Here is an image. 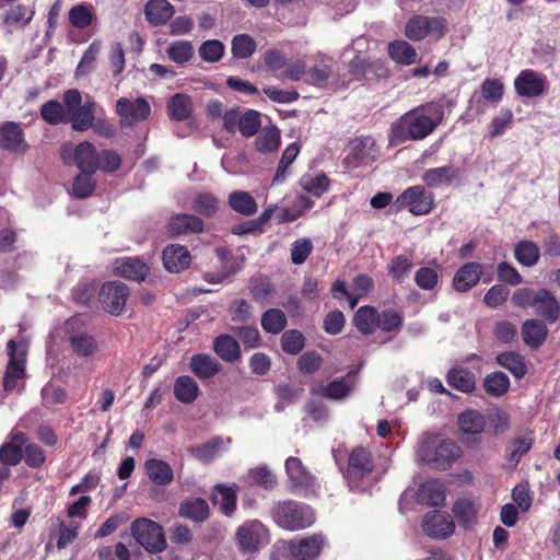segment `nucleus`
<instances>
[{
	"label": "nucleus",
	"instance_id": "f257e3e1",
	"mask_svg": "<svg viewBox=\"0 0 560 560\" xmlns=\"http://www.w3.org/2000/svg\"><path fill=\"white\" fill-rule=\"evenodd\" d=\"M443 108L435 103L418 106L393 122L389 133L392 145L407 140H422L431 135L443 118Z\"/></svg>",
	"mask_w": 560,
	"mask_h": 560
},
{
	"label": "nucleus",
	"instance_id": "f03ea898",
	"mask_svg": "<svg viewBox=\"0 0 560 560\" xmlns=\"http://www.w3.org/2000/svg\"><path fill=\"white\" fill-rule=\"evenodd\" d=\"M460 455V448L440 434L423 433L418 442L417 456L433 469L445 470Z\"/></svg>",
	"mask_w": 560,
	"mask_h": 560
},
{
	"label": "nucleus",
	"instance_id": "7ed1b4c3",
	"mask_svg": "<svg viewBox=\"0 0 560 560\" xmlns=\"http://www.w3.org/2000/svg\"><path fill=\"white\" fill-rule=\"evenodd\" d=\"M275 523L287 530H301L315 522L314 511L306 504L296 501L278 503L272 510Z\"/></svg>",
	"mask_w": 560,
	"mask_h": 560
},
{
	"label": "nucleus",
	"instance_id": "20e7f679",
	"mask_svg": "<svg viewBox=\"0 0 560 560\" xmlns=\"http://www.w3.org/2000/svg\"><path fill=\"white\" fill-rule=\"evenodd\" d=\"M82 95L79 90L70 89L63 93L62 102L49 101L43 104L40 115L49 125H59L70 121L73 128V118L82 107Z\"/></svg>",
	"mask_w": 560,
	"mask_h": 560
},
{
	"label": "nucleus",
	"instance_id": "39448f33",
	"mask_svg": "<svg viewBox=\"0 0 560 560\" xmlns=\"http://www.w3.org/2000/svg\"><path fill=\"white\" fill-rule=\"evenodd\" d=\"M95 101L88 97L82 107L73 118V130L85 131L90 128L104 138H112L116 133L114 125L104 117H95Z\"/></svg>",
	"mask_w": 560,
	"mask_h": 560
},
{
	"label": "nucleus",
	"instance_id": "423d86ee",
	"mask_svg": "<svg viewBox=\"0 0 560 560\" xmlns=\"http://www.w3.org/2000/svg\"><path fill=\"white\" fill-rule=\"evenodd\" d=\"M373 469L374 460L371 452L358 446L349 455L345 477L352 489L363 490L365 487L361 482L369 479Z\"/></svg>",
	"mask_w": 560,
	"mask_h": 560
},
{
	"label": "nucleus",
	"instance_id": "0eeeda50",
	"mask_svg": "<svg viewBox=\"0 0 560 560\" xmlns=\"http://www.w3.org/2000/svg\"><path fill=\"white\" fill-rule=\"evenodd\" d=\"M131 534L150 552H160L166 546L162 527L152 520H136L131 525Z\"/></svg>",
	"mask_w": 560,
	"mask_h": 560
},
{
	"label": "nucleus",
	"instance_id": "6e6552de",
	"mask_svg": "<svg viewBox=\"0 0 560 560\" xmlns=\"http://www.w3.org/2000/svg\"><path fill=\"white\" fill-rule=\"evenodd\" d=\"M433 207V197L427 192L423 186L416 185L406 189L395 200V212L408 209L415 215L428 214Z\"/></svg>",
	"mask_w": 560,
	"mask_h": 560
},
{
	"label": "nucleus",
	"instance_id": "1a4fd4ad",
	"mask_svg": "<svg viewBox=\"0 0 560 560\" xmlns=\"http://www.w3.org/2000/svg\"><path fill=\"white\" fill-rule=\"evenodd\" d=\"M445 21L441 18L412 16L406 24L405 34L411 40H421L431 35L441 38L445 34Z\"/></svg>",
	"mask_w": 560,
	"mask_h": 560
},
{
	"label": "nucleus",
	"instance_id": "9d476101",
	"mask_svg": "<svg viewBox=\"0 0 560 560\" xmlns=\"http://www.w3.org/2000/svg\"><path fill=\"white\" fill-rule=\"evenodd\" d=\"M128 296L129 288L119 281L105 282L98 293L103 310L115 316L122 313Z\"/></svg>",
	"mask_w": 560,
	"mask_h": 560
},
{
	"label": "nucleus",
	"instance_id": "9b49d317",
	"mask_svg": "<svg viewBox=\"0 0 560 560\" xmlns=\"http://www.w3.org/2000/svg\"><path fill=\"white\" fill-rule=\"evenodd\" d=\"M9 364L3 380V387L7 392L16 388L18 381L24 376V364L26 357V346L14 340L8 342Z\"/></svg>",
	"mask_w": 560,
	"mask_h": 560
},
{
	"label": "nucleus",
	"instance_id": "f8f14e48",
	"mask_svg": "<svg viewBox=\"0 0 560 560\" xmlns=\"http://www.w3.org/2000/svg\"><path fill=\"white\" fill-rule=\"evenodd\" d=\"M236 540L243 552H255L261 546L268 544V530L261 522L254 520L244 523L236 532Z\"/></svg>",
	"mask_w": 560,
	"mask_h": 560
},
{
	"label": "nucleus",
	"instance_id": "ddd939ff",
	"mask_svg": "<svg viewBox=\"0 0 560 560\" xmlns=\"http://www.w3.org/2000/svg\"><path fill=\"white\" fill-rule=\"evenodd\" d=\"M116 113L120 117L121 126H131L137 121L145 120L150 116L151 107L143 97L136 100L120 97L116 103Z\"/></svg>",
	"mask_w": 560,
	"mask_h": 560
},
{
	"label": "nucleus",
	"instance_id": "4468645a",
	"mask_svg": "<svg viewBox=\"0 0 560 560\" xmlns=\"http://www.w3.org/2000/svg\"><path fill=\"white\" fill-rule=\"evenodd\" d=\"M514 89L520 96L537 97L548 89V80L534 70L525 69L515 78Z\"/></svg>",
	"mask_w": 560,
	"mask_h": 560
},
{
	"label": "nucleus",
	"instance_id": "2eb2a0df",
	"mask_svg": "<svg viewBox=\"0 0 560 560\" xmlns=\"http://www.w3.org/2000/svg\"><path fill=\"white\" fill-rule=\"evenodd\" d=\"M422 528L432 538H446L454 533L455 525L448 514L432 511L425 514Z\"/></svg>",
	"mask_w": 560,
	"mask_h": 560
},
{
	"label": "nucleus",
	"instance_id": "dca6fc26",
	"mask_svg": "<svg viewBox=\"0 0 560 560\" xmlns=\"http://www.w3.org/2000/svg\"><path fill=\"white\" fill-rule=\"evenodd\" d=\"M285 470L294 489L303 492L314 490L315 478L305 469L298 457H289L285 460Z\"/></svg>",
	"mask_w": 560,
	"mask_h": 560
},
{
	"label": "nucleus",
	"instance_id": "f3484780",
	"mask_svg": "<svg viewBox=\"0 0 560 560\" xmlns=\"http://www.w3.org/2000/svg\"><path fill=\"white\" fill-rule=\"evenodd\" d=\"M149 270L148 265L138 257H121L113 262L115 275L133 281H143Z\"/></svg>",
	"mask_w": 560,
	"mask_h": 560
},
{
	"label": "nucleus",
	"instance_id": "a211bd4d",
	"mask_svg": "<svg viewBox=\"0 0 560 560\" xmlns=\"http://www.w3.org/2000/svg\"><path fill=\"white\" fill-rule=\"evenodd\" d=\"M532 432L518 433L510 439L504 450V456L510 467L515 468L522 457L530 451L534 444Z\"/></svg>",
	"mask_w": 560,
	"mask_h": 560
},
{
	"label": "nucleus",
	"instance_id": "6ab92c4d",
	"mask_svg": "<svg viewBox=\"0 0 560 560\" xmlns=\"http://www.w3.org/2000/svg\"><path fill=\"white\" fill-rule=\"evenodd\" d=\"M81 323L79 317H72L67 320L66 329L69 334V341L72 350L80 357H90L95 353L97 346L94 338L85 332H70Z\"/></svg>",
	"mask_w": 560,
	"mask_h": 560
},
{
	"label": "nucleus",
	"instance_id": "aec40b11",
	"mask_svg": "<svg viewBox=\"0 0 560 560\" xmlns=\"http://www.w3.org/2000/svg\"><path fill=\"white\" fill-rule=\"evenodd\" d=\"M535 314L549 323H556L560 316V303L547 289L537 291L534 302Z\"/></svg>",
	"mask_w": 560,
	"mask_h": 560
},
{
	"label": "nucleus",
	"instance_id": "412c9836",
	"mask_svg": "<svg viewBox=\"0 0 560 560\" xmlns=\"http://www.w3.org/2000/svg\"><path fill=\"white\" fill-rule=\"evenodd\" d=\"M482 271V265L479 262L463 265L454 275L453 288L457 292H467L479 282Z\"/></svg>",
	"mask_w": 560,
	"mask_h": 560
},
{
	"label": "nucleus",
	"instance_id": "4be33fe9",
	"mask_svg": "<svg viewBox=\"0 0 560 560\" xmlns=\"http://www.w3.org/2000/svg\"><path fill=\"white\" fill-rule=\"evenodd\" d=\"M0 147L13 152H24L26 150L24 133L18 122L7 121L0 126Z\"/></svg>",
	"mask_w": 560,
	"mask_h": 560
},
{
	"label": "nucleus",
	"instance_id": "5701e85b",
	"mask_svg": "<svg viewBox=\"0 0 560 560\" xmlns=\"http://www.w3.org/2000/svg\"><path fill=\"white\" fill-rule=\"evenodd\" d=\"M350 152L347 160L357 164H368L375 160L377 150L375 140L371 137H360L351 141L349 145Z\"/></svg>",
	"mask_w": 560,
	"mask_h": 560
},
{
	"label": "nucleus",
	"instance_id": "b1692460",
	"mask_svg": "<svg viewBox=\"0 0 560 560\" xmlns=\"http://www.w3.org/2000/svg\"><path fill=\"white\" fill-rule=\"evenodd\" d=\"M163 265L170 272H179L190 264V255L185 246L171 244L163 250Z\"/></svg>",
	"mask_w": 560,
	"mask_h": 560
},
{
	"label": "nucleus",
	"instance_id": "393cba45",
	"mask_svg": "<svg viewBox=\"0 0 560 560\" xmlns=\"http://www.w3.org/2000/svg\"><path fill=\"white\" fill-rule=\"evenodd\" d=\"M26 443L25 434L12 432L10 441L0 447V462L4 465H18L23 458L22 447Z\"/></svg>",
	"mask_w": 560,
	"mask_h": 560
},
{
	"label": "nucleus",
	"instance_id": "a878e982",
	"mask_svg": "<svg viewBox=\"0 0 560 560\" xmlns=\"http://www.w3.org/2000/svg\"><path fill=\"white\" fill-rule=\"evenodd\" d=\"M144 471L148 478L156 486H167L174 479L173 468L162 459H147L144 462Z\"/></svg>",
	"mask_w": 560,
	"mask_h": 560
},
{
	"label": "nucleus",
	"instance_id": "bb28decb",
	"mask_svg": "<svg viewBox=\"0 0 560 560\" xmlns=\"http://www.w3.org/2000/svg\"><path fill=\"white\" fill-rule=\"evenodd\" d=\"M189 369L199 380H208L221 371V364L210 354L198 353L190 358Z\"/></svg>",
	"mask_w": 560,
	"mask_h": 560
},
{
	"label": "nucleus",
	"instance_id": "cd10ccee",
	"mask_svg": "<svg viewBox=\"0 0 560 560\" xmlns=\"http://www.w3.org/2000/svg\"><path fill=\"white\" fill-rule=\"evenodd\" d=\"M175 13L167 0H149L144 7L147 21L154 26L164 25Z\"/></svg>",
	"mask_w": 560,
	"mask_h": 560
},
{
	"label": "nucleus",
	"instance_id": "c85d7f7f",
	"mask_svg": "<svg viewBox=\"0 0 560 560\" xmlns=\"http://www.w3.org/2000/svg\"><path fill=\"white\" fill-rule=\"evenodd\" d=\"M298 560H314L320 553L325 537L322 534H313L300 540H292Z\"/></svg>",
	"mask_w": 560,
	"mask_h": 560
},
{
	"label": "nucleus",
	"instance_id": "c756f323",
	"mask_svg": "<svg viewBox=\"0 0 560 560\" xmlns=\"http://www.w3.org/2000/svg\"><path fill=\"white\" fill-rule=\"evenodd\" d=\"M334 73V61L329 57H323L317 63L311 67L304 78V82L317 88L326 86L327 81Z\"/></svg>",
	"mask_w": 560,
	"mask_h": 560
},
{
	"label": "nucleus",
	"instance_id": "7c9ffc66",
	"mask_svg": "<svg viewBox=\"0 0 560 560\" xmlns=\"http://www.w3.org/2000/svg\"><path fill=\"white\" fill-rule=\"evenodd\" d=\"M203 230V222L194 214H176L170 219L168 231L173 235L199 233Z\"/></svg>",
	"mask_w": 560,
	"mask_h": 560
},
{
	"label": "nucleus",
	"instance_id": "2f4dec72",
	"mask_svg": "<svg viewBox=\"0 0 560 560\" xmlns=\"http://www.w3.org/2000/svg\"><path fill=\"white\" fill-rule=\"evenodd\" d=\"M98 153L89 141H83L74 150V162L81 172H96L98 170Z\"/></svg>",
	"mask_w": 560,
	"mask_h": 560
},
{
	"label": "nucleus",
	"instance_id": "473e14b6",
	"mask_svg": "<svg viewBox=\"0 0 560 560\" xmlns=\"http://www.w3.org/2000/svg\"><path fill=\"white\" fill-rule=\"evenodd\" d=\"M213 351L224 362H234L241 358V346L231 335H220L213 341Z\"/></svg>",
	"mask_w": 560,
	"mask_h": 560
},
{
	"label": "nucleus",
	"instance_id": "72a5a7b5",
	"mask_svg": "<svg viewBox=\"0 0 560 560\" xmlns=\"http://www.w3.org/2000/svg\"><path fill=\"white\" fill-rule=\"evenodd\" d=\"M548 334V328L542 320L539 319H527L522 326V336L524 342L532 347L538 348L541 346Z\"/></svg>",
	"mask_w": 560,
	"mask_h": 560
},
{
	"label": "nucleus",
	"instance_id": "f704fd0d",
	"mask_svg": "<svg viewBox=\"0 0 560 560\" xmlns=\"http://www.w3.org/2000/svg\"><path fill=\"white\" fill-rule=\"evenodd\" d=\"M173 393L178 401L191 404L199 396L200 389L197 382L191 376L182 375L175 380Z\"/></svg>",
	"mask_w": 560,
	"mask_h": 560
},
{
	"label": "nucleus",
	"instance_id": "c9c22d12",
	"mask_svg": "<svg viewBox=\"0 0 560 560\" xmlns=\"http://www.w3.org/2000/svg\"><path fill=\"white\" fill-rule=\"evenodd\" d=\"M447 383L463 393H470L476 388L475 374L463 366H454L448 371Z\"/></svg>",
	"mask_w": 560,
	"mask_h": 560
},
{
	"label": "nucleus",
	"instance_id": "e433bc0d",
	"mask_svg": "<svg viewBox=\"0 0 560 560\" xmlns=\"http://www.w3.org/2000/svg\"><path fill=\"white\" fill-rule=\"evenodd\" d=\"M281 142L279 129L273 126H265L255 140V147L258 152L267 154L278 150Z\"/></svg>",
	"mask_w": 560,
	"mask_h": 560
},
{
	"label": "nucleus",
	"instance_id": "4c0bfd02",
	"mask_svg": "<svg viewBox=\"0 0 560 560\" xmlns=\"http://www.w3.org/2000/svg\"><path fill=\"white\" fill-rule=\"evenodd\" d=\"M212 502L223 514L229 516L235 510L236 490L232 487L217 485L212 492Z\"/></svg>",
	"mask_w": 560,
	"mask_h": 560
},
{
	"label": "nucleus",
	"instance_id": "58836bf2",
	"mask_svg": "<svg viewBox=\"0 0 560 560\" xmlns=\"http://www.w3.org/2000/svg\"><path fill=\"white\" fill-rule=\"evenodd\" d=\"M34 11L25 5L18 4L7 11L3 22L9 33L13 30L24 28L33 19Z\"/></svg>",
	"mask_w": 560,
	"mask_h": 560
},
{
	"label": "nucleus",
	"instance_id": "ea45409f",
	"mask_svg": "<svg viewBox=\"0 0 560 560\" xmlns=\"http://www.w3.org/2000/svg\"><path fill=\"white\" fill-rule=\"evenodd\" d=\"M229 206L232 210L243 215H253L257 212L258 206L253 196L243 190H235L229 195Z\"/></svg>",
	"mask_w": 560,
	"mask_h": 560
},
{
	"label": "nucleus",
	"instance_id": "a19ab883",
	"mask_svg": "<svg viewBox=\"0 0 560 560\" xmlns=\"http://www.w3.org/2000/svg\"><path fill=\"white\" fill-rule=\"evenodd\" d=\"M418 501L429 505H439L445 500L444 486L438 480L422 483L417 493Z\"/></svg>",
	"mask_w": 560,
	"mask_h": 560
},
{
	"label": "nucleus",
	"instance_id": "79ce46f5",
	"mask_svg": "<svg viewBox=\"0 0 560 560\" xmlns=\"http://www.w3.org/2000/svg\"><path fill=\"white\" fill-rule=\"evenodd\" d=\"M458 425L463 434H480L486 427L485 417L477 410H466L458 417Z\"/></svg>",
	"mask_w": 560,
	"mask_h": 560
},
{
	"label": "nucleus",
	"instance_id": "37998d69",
	"mask_svg": "<svg viewBox=\"0 0 560 560\" xmlns=\"http://www.w3.org/2000/svg\"><path fill=\"white\" fill-rule=\"evenodd\" d=\"M225 448V442L221 438H213L207 443L188 447V452L201 462L215 458Z\"/></svg>",
	"mask_w": 560,
	"mask_h": 560
},
{
	"label": "nucleus",
	"instance_id": "c03bdc74",
	"mask_svg": "<svg viewBox=\"0 0 560 560\" xmlns=\"http://www.w3.org/2000/svg\"><path fill=\"white\" fill-rule=\"evenodd\" d=\"M170 116L175 120H185L192 113L191 98L184 93L173 95L167 102Z\"/></svg>",
	"mask_w": 560,
	"mask_h": 560
},
{
	"label": "nucleus",
	"instance_id": "a18cd8bd",
	"mask_svg": "<svg viewBox=\"0 0 560 560\" xmlns=\"http://www.w3.org/2000/svg\"><path fill=\"white\" fill-rule=\"evenodd\" d=\"M514 257L518 264L525 267H533L539 260L540 250L534 242L521 241L514 247Z\"/></svg>",
	"mask_w": 560,
	"mask_h": 560
},
{
	"label": "nucleus",
	"instance_id": "49530a36",
	"mask_svg": "<svg viewBox=\"0 0 560 560\" xmlns=\"http://www.w3.org/2000/svg\"><path fill=\"white\" fill-rule=\"evenodd\" d=\"M495 361L499 365L509 370L516 378H522L527 368L524 358L514 351H506L497 355Z\"/></svg>",
	"mask_w": 560,
	"mask_h": 560
},
{
	"label": "nucleus",
	"instance_id": "de8ad7c7",
	"mask_svg": "<svg viewBox=\"0 0 560 560\" xmlns=\"http://www.w3.org/2000/svg\"><path fill=\"white\" fill-rule=\"evenodd\" d=\"M455 176V168H453L452 166H442L428 170L423 174L422 179L427 186L438 188L451 184Z\"/></svg>",
	"mask_w": 560,
	"mask_h": 560
},
{
	"label": "nucleus",
	"instance_id": "09e8293b",
	"mask_svg": "<svg viewBox=\"0 0 560 560\" xmlns=\"http://www.w3.org/2000/svg\"><path fill=\"white\" fill-rule=\"evenodd\" d=\"M388 54L397 63L411 65L417 60V51L405 40H395L388 45Z\"/></svg>",
	"mask_w": 560,
	"mask_h": 560
},
{
	"label": "nucleus",
	"instance_id": "8fccbe9b",
	"mask_svg": "<svg viewBox=\"0 0 560 560\" xmlns=\"http://www.w3.org/2000/svg\"><path fill=\"white\" fill-rule=\"evenodd\" d=\"M166 55L173 62L184 65L192 59L195 49L189 40H174L167 46Z\"/></svg>",
	"mask_w": 560,
	"mask_h": 560
},
{
	"label": "nucleus",
	"instance_id": "3c124183",
	"mask_svg": "<svg viewBox=\"0 0 560 560\" xmlns=\"http://www.w3.org/2000/svg\"><path fill=\"white\" fill-rule=\"evenodd\" d=\"M378 312L372 306H361L354 314V325L364 335L373 332L376 328Z\"/></svg>",
	"mask_w": 560,
	"mask_h": 560
},
{
	"label": "nucleus",
	"instance_id": "603ef678",
	"mask_svg": "<svg viewBox=\"0 0 560 560\" xmlns=\"http://www.w3.org/2000/svg\"><path fill=\"white\" fill-rule=\"evenodd\" d=\"M68 18L73 27L85 28L94 20V9L90 3H80L70 9Z\"/></svg>",
	"mask_w": 560,
	"mask_h": 560
},
{
	"label": "nucleus",
	"instance_id": "864d4df0",
	"mask_svg": "<svg viewBox=\"0 0 560 560\" xmlns=\"http://www.w3.org/2000/svg\"><path fill=\"white\" fill-rule=\"evenodd\" d=\"M209 506L206 500L197 498L185 501L179 506V514L184 517L200 522L207 518Z\"/></svg>",
	"mask_w": 560,
	"mask_h": 560
},
{
	"label": "nucleus",
	"instance_id": "5fc2aeb1",
	"mask_svg": "<svg viewBox=\"0 0 560 560\" xmlns=\"http://www.w3.org/2000/svg\"><path fill=\"white\" fill-rule=\"evenodd\" d=\"M353 388V384L347 378L334 380L326 386H320L317 393L330 398L340 400L347 397Z\"/></svg>",
	"mask_w": 560,
	"mask_h": 560
},
{
	"label": "nucleus",
	"instance_id": "6e6d98bb",
	"mask_svg": "<svg viewBox=\"0 0 560 560\" xmlns=\"http://www.w3.org/2000/svg\"><path fill=\"white\" fill-rule=\"evenodd\" d=\"M485 390L494 397L504 395L510 388V380L503 372H493L483 381Z\"/></svg>",
	"mask_w": 560,
	"mask_h": 560
},
{
	"label": "nucleus",
	"instance_id": "4d7b16f0",
	"mask_svg": "<svg viewBox=\"0 0 560 560\" xmlns=\"http://www.w3.org/2000/svg\"><path fill=\"white\" fill-rule=\"evenodd\" d=\"M300 153V147L296 142L289 144L282 153L281 160L277 167L272 184H280L287 177L289 166L294 162Z\"/></svg>",
	"mask_w": 560,
	"mask_h": 560
},
{
	"label": "nucleus",
	"instance_id": "13d9d810",
	"mask_svg": "<svg viewBox=\"0 0 560 560\" xmlns=\"http://www.w3.org/2000/svg\"><path fill=\"white\" fill-rule=\"evenodd\" d=\"M261 126L260 114L253 109L242 112L241 119H238V131L244 137L254 136Z\"/></svg>",
	"mask_w": 560,
	"mask_h": 560
},
{
	"label": "nucleus",
	"instance_id": "bf43d9fd",
	"mask_svg": "<svg viewBox=\"0 0 560 560\" xmlns=\"http://www.w3.org/2000/svg\"><path fill=\"white\" fill-rule=\"evenodd\" d=\"M219 199L209 192H199L192 201V208L206 217L213 215L219 210Z\"/></svg>",
	"mask_w": 560,
	"mask_h": 560
},
{
	"label": "nucleus",
	"instance_id": "052dcab7",
	"mask_svg": "<svg viewBox=\"0 0 560 560\" xmlns=\"http://www.w3.org/2000/svg\"><path fill=\"white\" fill-rule=\"evenodd\" d=\"M300 184L308 194L319 197L328 189L329 180L325 174L304 175Z\"/></svg>",
	"mask_w": 560,
	"mask_h": 560
},
{
	"label": "nucleus",
	"instance_id": "680f3d73",
	"mask_svg": "<svg viewBox=\"0 0 560 560\" xmlns=\"http://www.w3.org/2000/svg\"><path fill=\"white\" fill-rule=\"evenodd\" d=\"M285 324V315L278 308L268 310L261 317L262 328L270 334H279Z\"/></svg>",
	"mask_w": 560,
	"mask_h": 560
},
{
	"label": "nucleus",
	"instance_id": "e2e57ef3",
	"mask_svg": "<svg viewBox=\"0 0 560 560\" xmlns=\"http://www.w3.org/2000/svg\"><path fill=\"white\" fill-rule=\"evenodd\" d=\"M256 49L254 38L247 34L236 35L232 40V54L238 59L250 57Z\"/></svg>",
	"mask_w": 560,
	"mask_h": 560
},
{
	"label": "nucleus",
	"instance_id": "0e129e2a",
	"mask_svg": "<svg viewBox=\"0 0 560 560\" xmlns=\"http://www.w3.org/2000/svg\"><path fill=\"white\" fill-rule=\"evenodd\" d=\"M453 513L460 524L469 527L476 517L477 509L470 500H458L453 506Z\"/></svg>",
	"mask_w": 560,
	"mask_h": 560
},
{
	"label": "nucleus",
	"instance_id": "69168bd1",
	"mask_svg": "<svg viewBox=\"0 0 560 560\" xmlns=\"http://www.w3.org/2000/svg\"><path fill=\"white\" fill-rule=\"evenodd\" d=\"M402 326V315L394 310H384L378 313L376 322V328L378 327L383 331H395L397 332Z\"/></svg>",
	"mask_w": 560,
	"mask_h": 560
},
{
	"label": "nucleus",
	"instance_id": "338daca9",
	"mask_svg": "<svg viewBox=\"0 0 560 560\" xmlns=\"http://www.w3.org/2000/svg\"><path fill=\"white\" fill-rule=\"evenodd\" d=\"M305 339L298 330H287L281 337L282 350L288 354H298L304 348Z\"/></svg>",
	"mask_w": 560,
	"mask_h": 560
},
{
	"label": "nucleus",
	"instance_id": "774afa93",
	"mask_svg": "<svg viewBox=\"0 0 560 560\" xmlns=\"http://www.w3.org/2000/svg\"><path fill=\"white\" fill-rule=\"evenodd\" d=\"M412 268L410 258L399 255L392 259L388 265V273L398 282H402Z\"/></svg>",
	"mask_w": 560,
	"mask_h": 560
}]
</instances>
